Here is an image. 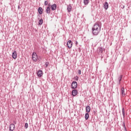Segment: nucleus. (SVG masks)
I'll use <instances>...</instances> for the list:
<instances>
[{"mask_svg":"<svg viewBox=\"0 0 131 131\" xmlns=\"http://www.w3.org/2000/svg\"><path fill=\"white\" fill-rule=\"evenodd\" d=\"M13 123H14V124H16L17 123V121L16 120H14L13 121Z\"/></svg>","mask_w":131,"mask_h":131,"instance_id":"nucleus-28","label":"nucleus"},{"mask_svg":"<svg viewBox=\"0 0 131 131\" xmlns=\"http://www.w3.org/2000/svg\"><path fill=\"white\" fill-rule=\"evenodd\" d=\"M101 26L99 24V23H96L94 24L92 28V33L93 35H98L101 32Z\"/></svg>","mask_w":131,"mask_h":131,"instance_id":"nucleus-1","label":"nucleus"},{"mask_svg":"<svg viewBox=\"0 0 131 131\" xmlns=\"http://www.w3.org/2000/svg\"><path fill=\"white\" fill-rule=\"evenodd\" d=\"M42 23H43V20H42V18H41L38 21V24L39 25H42Z\"/></svg>","mask_w":131,"mask_h":131,"instance_id":"nucleus-20","label":"nucleus"},{"mask_svg":"<svg viewBox=\"0 0 131 131\" xmlns=\"http://www.w3.org/2000/svg\"><path fill=\"white\" fill-rule=\"evenodd\" d=\"M123 77V75H121L119 76V77L118 78V84H120L121 81V80H122V77Z\"/></svg>","mask_w":131,"mask_h":131,"instance_id":"nucleus-12","label":"nucleus"},{"mask_svg":"<svg viewBox=\"0 0 131 131\" xmlns=\"http://www.w3.org/2000/svg\"><path fill=\"white\" fill-rule=\"evenodd\" d=\"M108 8H109V4H108V2H105L104 4V10H108Z\"/></svg>","mask_w":131,"mask_h":131,"instance_id":"nucleus-11","label":"nucleus"},{"mask_svg":"<svg viewBox=\"0 0 131 131\" xmlns=\"http://www.w3.org/2000/svg\"><path fill=\"white\" fill-rule=\"evenodd\" d=\"M51 9L52 11H55L57 9V5L56 4H53L51 6Z\"/></svg>","mask_w":131,"mask_h":131,"instance_id":"nucleus-9","label":"nucleus"},{"mask_svg":"<svg viewBox=\"0 0 131 131\" xmlns=\"http://www.w3.org/2000/svg\"><path fill=\"white\" fill-rule=\"evenodd\" d=\"M74 79L75 80H76V81H78V79H79V77H78V76H76L75 77H74Z\"/></svg>","mask_w":131,"mask_h":131,"instance_id":"nucleus-22","label":"nucleus"},{"mask_svg":"<svg viewBox=\"0 0 131 131\" xmlns=\"http://www.w3.org/2000/svg\"><path fill=\"white\" fill-rule=\"evenodd\" d=\"M12 58L13 59H16L17 58V52L16 51H14L12 53Z\"/></svg>","mask_w":131,"mask_h":131,"instance_id":"nucleus-10","label":"nucleus"},{"mask_svg":"<svg viewBox=\"0 0 131 131\" xmlns=\"http://www.w3.org/2000/svg\"><path fill=\"white\" fill-rule=\"evenodd\" d=\"M122 111L123 117H125V111L124 110V107L122 108Z\"/></svg>","mask_w":131,"mask_h":131,"instance_id":"nucleus-21","label":"nucleus"},{"mask_svg":"<svg viewBox=\"0 0 131 131\" xmlns=\"http://www.w3.org/2000/svg\"><path fill=\"white\" fill-rule=\"evenodd\" d=\"M25 128H28V123H25Z\"/></svg>","mask_w":131,"mask_h":131,"instance_id":"nucleus-25","label":"nucleus"},{"mask_svg":"<svg viewBox=\"0 0 131 131\" xmlns=\"http://www.w3.org/2000/svg\"><path fill=\"white\" fill-rule=\"evenodd\" d=\"M89 117H90V115L89 114V113H86L85 114V119L88 120V119H89Z\"/></svg>","mask_w":131,"mask_h":131,"instance_id":"nucleus-19","label":"nucleus"},{"mask_svg":"<svg viewBox=\"0 0 131 131\" xmlns=\"http://www.w3.org/2000/svg\"><path fill=\"white\" fill-rule=\"evenodd\" d=\"M75 45L76 46H77L78 45V42H77V41H75Z\"/></svg>","mask_w":131,"mask_h":131,"instance_id":"nucleus-29","label":"nucleus"},{"mask_svg":"<svg viewBox=\"0 0 131 131\" xmlns=\"http://www.w3.org/2000/svg\"><path fill=\"white\" fill-rule=\"evenodd\" d=\"M121 95H122V97H124V96H125V92L124 91V87H122L121 88Z\"/></svg>","mask_w":131,"mask_h":131,"instance_id":"nucleus-14","label":"nucleus"},{"mask_svg":"<svg viewBox=\"0 0 131 131\" xmlns=\"http://www.w3.org/2000/svg\"><path fill=\"white\" fill-rule=\"evenodd\" d=\"M17 8H18V9L19 10L20 9V5H18Z\"/></svg>","mask_w":131,"mask_h":131,"instance_id":"nucleus-31","label":"nucleus"},{"mask_svg":"<svg viewBox=\"0 0 131 131\" xmlns=\"http://www.w3.org/2000/svg\"><path fill=\"white\" fill-rule=\"evenodd\" d=\"M103 51H105V49L102 48V47H98L97 49V53L98 54H102Z\"/></svg>","mask_w":131,"mask_h":131,"instance_id":"nucleus-5","label":"nucleus"},{"mask_svg":"<svg viewBox=\"0 0 131 131\" xmlns=\"http://www.w3.org/2000/svg\"><path fill=\"white\" fill-rule=\"evenodd\" d=\"M67 10H68V12H69V13H70V12H71L72 10V6H71V5H68Z\"/></svg>","mask_w":131,"mask_h":131,"instance_id":"nucleus-13","label":"nucleus"},{"mask_svg":"<svg viewBox=\"0 0 131 131\" xmlns=\"http://www.w3.org/2000/svg\"><path fill=\"white\" fill-rule=\"evenodd\" d=\"M122 126L124 128V129H125V128H126V127H125V123L124 121L123 122Z\"/></svg>","mask_w":131,"mask_h":131,"instance_id":"nucleus-24","label":"nucleus"},{"mask_svg":"<svg viewBox=\"0 0 131 131\" xmlns=\"http://www.w3.org/2000/svg\"><path fill=\"white\" fill-rule=\"evenodd\" d=\"M51 4L49 3V4H48V6L47 7H49V8H50V7H51Z\"/></svg>","mask_w":131,"mask_h":131,"instance_id":"nucleus-30","label":"nucleus"},{"mask_svg":"<svg viewBox=\"0 0 131 131\" xmlns=\"http://www.w3.org/2000/svg\"><path fill=\"white\" fill-rule=\"evenodd\" d=\"M49 65H50V62H46L45 64V66L46 68H47V67H48V66H49Z\"/></svg>","mask_w":131,"mask_h":131,"instance_id":"nucleus-23","label":"nucleus"},{"mask_svg":"<svg viewBox=\"0 0 131 131\" xmlns=\"http://www.w3.org/2000/svg\"><path fill=\"white\" fill-rule=\"evenodd\" d=\"M32 59L33 61H34V62L37 61V59H38V56H37L36 52L32 53Z\"/></svg>","mask_w":131,"mask_h":131,"instance_id":"nucleus-2","label":"nucleus"},{"mask_svg":"<svg viewBox=\"0 0 131 131\" xmlns=\"http://www.w3.org/2000/svg\"><path fill=\"white\" fill-rule=\"evenodd\" d=\"M77 94H78V91L77 90L74 89L72 90V95L73 97H75V96H76Z\"/></svg>","mask_w":131,"mask_h":131,"instance_id":"nucleus-6","label":"nucleus"},{"mask_svg":"<svg viewBox=\"0 0 131 131\" xmlns=\"http://www.w3.org/2000/svg\"><path fill=\"white\" fill-rule=\"evenodd\" d=\"M72 87L71 89L72 90H75V89L77 88V82L74 81L72 82Z\"/></svg>","mask_w":131,"mask_h":131,"instance_id":"nucleus-3","label":"nucleus"},{"mask_svg":"<svg viewBox=\"0 0 131 131\" xmlns=\"http://www.w3.org/2000/svg\"><path fill=\"white\" fill-rule=\"evenodd\" d=\"M124 130L127 131V130H126V128H125V129L124 128Z\"/></svg>","mask_w":131,"mask_h":131,"instance_id":"nucleus-32","label":"nucleus"},{"mask_svg":"<svg viewBox=\"0 0 131 131\" xmlns=\"http://www.w3.org/2000/svg\"><path fill=\"white\" fill-rule=\"evenodd\" d=\"M78 72V74H79V75H80V74H81V71L80 70H78L77 71Z\"/></svg>","mask_w":131,"mask_h":131,"instance_id":"nucleus-26","label":"nucleus"},{"mask_svg":"<svg viewBox=\"0 0 131 131\" xmlns=\"http://www.w3.org/2000/svg\"><path fill=\"white\" fill-rule=\"evenodd\" d=\"M15 130V125L14 124H11L9 126V130L14 131Z\"/></svg>","mask_w":131,"mask_h":131,"instance_id":"nucleus-8","label":"nucleus"},{"mask_svg":"<svg viewBox=\"0 0 131 131\" xmlns=\"http://www.w3.org/2000/svg\"><path fill=\"white\" fill-rule=\"evenodd\" d=\"M46 13L47 14L51 13V8L50 7H47V8L46 9Z\"/></svg>","mask_w":131,"mask_h":131,"instance_id":"nucleus-16","label":"nucleus"},{"mask_svg":"<svg viewBox=\"0 0 131 131\" xmlns=\"http://www.w3.org/2000/svg\"><path fill=\"white\" fill-rule=\"evenodd\" d=\"M73 42L71 40H69L67 43V46L69 49H71L72 48V45Z\"/></svg>","mask_w":131,"mask_h":131,"instance_id":"nucleus-4","label":"nucleus"},{"mask_svg":"<svg viewBox=\"0 0 131 131\" xmlns=\"http://www.w3.org/2000/svg\"><path fill=\"white\" fill-rule=\"evenodd\" d=\"M85 110L87 113H90L91 112V106H90V105H88L85 107Z\"/></svg>","mask_w":131,"mask_h":131,"instance_id":"nucleus-15","label":"nucleus"},{"mask_svg":"<svg viewBox=\"0 0 131 131\" xmlns=\"http://www.w3.org/2000/svg\"><path fill=\"white\" fill-rule=\"evenodd\" d=\"M37 76L38 77H41L42 76V70H39L37 71Z\"/></svg>","mask_w":131,"mask_h":131,"instance_id":"nucleus-7","label":"nucleus"},{"mask_svg":"<svg viewBox=\"0 0 131 131\" xmlns=\"http://www.w3.org/2000/svg\"><path fill=\"white\" fill-rule=\"evenodd\" d=\"M48 2L47 1H45V6H48Z\"/></svg>","mask_w":131,"mask_h":131,"instance_id":"nucleus-27","label":"nucleus"},{"mask_svg":"<svg viewBox=\"0 0 131 131\" xmlns=\"http://www.w3.org/2000/svg\"><path fill=\"white\" fill-rule=\"evenodd\" d=\"M38 12L40 15H41V14H42V8L39 7L38 9Z\"/></svg>","mask_w":131,"mask_h":131,"instance_id":"nucleus-17","label":"nucleus"},{"mask_svg":"<svg viewBox=\"0 0 131 131\" xmlns=\"http://www.w3.org/2000/svg\"><path fill=\"white\" fill-rule=\"evenodd\" d=\"M89 3H90V0H84L83 4L85 6L89 5Z\"/></svg>","mask_w":131,"mask_h":131,"instance_id":"nucleus-18","label":"nucleus"}]
</instances>
